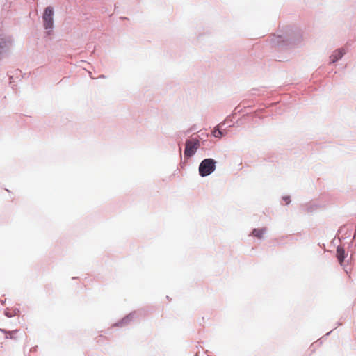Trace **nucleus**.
<instances>
[{
    "mask_svg": "<svg viewBox=\"0 0 356 356\" xmlns=\"http://www.w3.org/2000/svg\"><path fill=\"white\" fill-rule=\"evenodd\" d=\"M53 15H54V10L51 7H47L44 9L43 14V22L44 26L45 29H49L51 31L54 26V21H53Z\"/></svg>",
    "mask_w": 356,
    "mask_h": 356,
    "instance_id": "nucleus-3",
    "label": "nucleus"
},
{
    "mask_svg": "<svg viewBox=\"0 0 356 356\" xmlns=\"http://www.w3.org/2000/svg\"><path fill=\"white\" fill-rule=\"evenodd\" d=\"M289 197L284 198V200L286 201V204H288L289 202Z\"/></svg>",
    "mask_w": 356,
    "mask_h": 356,
    "instance_id": "nucleus-9",
    "label": "nucleus"
},
{
    "mask_svg": "<svg viewBox=\"0 0 356 356\" xmlns=\"http://www.w3.org/2000/svg\"><path fill=\"white\" fill-rule=\"evenodd\" d=\"M200 147V141L197 138H191L186 141L184 154L186 156H192Z\"/></svg>",
    "mask_w": 356,
    "mask_h": 356,
    "instance_id": "nucleus-2",
    "label": "nucleus"
},
{
    "mask_svg": "<svg viewBox=\"0 0 356 356\" xmlns=\"http://www.w3.org/2000/svg\"><path fill=\"white\" fill-rule=\"evenodd\" d=\"M337 257L338 259L339 262L341 265L345 258V252L343 248L337 247Z\"/></svg>",
    "mask_w": 356,
    "mask_h": 356,
    "instance_id": "nucleus-4",
    "label": "nucleus"
},
{
    "mask_svg": "<svg viewBox=\"0 0 356 356\" xmlns=\"http://www.w3.org/2000/svg\"><path fill=\"white\" fill-rule=\"evenodd\" d=\"M216 161L213 159H205L200 164L199 173L202 177L211 174L216 169Z\"/></svg>",
    "mask_w": 356,
    "mask_h": 356,
    "instance_id": "nucleus-1",
    "label": "nucleus"
},
{
    "mask_svg": "<svg viewBox=\"0 0 356 356\" xmlns=\"http://www.w3.org/2000/svg\"><path fill=\"white\" fill-rule=\"evenodd\" d=\"M343 54L344 52L343 49L336 50L331 56L332 62L334 63L337 61L343 56Z\"/></svg>",
    "mask_w": 356,
    "mask_h": 356,
    "instance_id": "nucleus-5",
    "label": "nucleus"
},
{
    "mask_svg": "<svg viewBox=\"0 0 356 356\" xmlns=\"http://www.w3.org/2000/svg\"><path fill=\"white\" fill-rule=\"evenodd\" d=\"M8 43L4 39L0 40V55L3 52L4 49L7 48Z\"/></svg>",
    "mask_w": 356,
    "mask_h": 356,
    "instance_id": "nucleus-7",
    "label": "nucleus"
},
{
    "mask_svg": "<svg viewBox=\"0 0 356 356\" xmlns=\"http://www.w3.org/2000/svg\"><path fill=\"white\" fill-rule=\"evenodd\" d=\"M265 232V229H254L252 235L258 238H261Z\"/></svg>",
    "mask_w": 356,
    "mask_h": 356,
    "instance_id": "nucleus-6",
    "label": "nucleus"
},
{
    "mask_svg": "<svg viewBox=\"0 0 356 356\" xmlns=\"http://www.w3.org/2000/svg\"><path fill=\"white\" fill-rule=\"evenodd\" d=\"M213 134L216 138H221L223 136L222 131L218 128L213 130Z\"/></svg>",
    "mask_w": 356,
    "mask_h": 356,
    "instance_id": "nucleus-8",
    "label": "nucleus"
}]
</instances>
